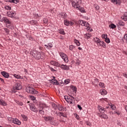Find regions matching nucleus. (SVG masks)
Segmentation results:
<instances>
[{"instance_id": "f257e3e1", "label": "nucleus", "mask_w": 127, "mask_h": 127, "mask_svg": "<svg viewBox=\"0 0 127 127\" xmlns=\"http://www.w3.org/2000/svg\"><path fill=\"white\" fill-rule=\"evenodd\" d=\"M78 23L80 24V25H81L82 26H85V27H87V29L88 30H90V31H93V29H91V27H90L89 23L88 22H86L85 21H83L82 20H79L78 21Z\"/></svg>"}, {"instance_id": "f03ea898", "label": "nucleus", "mask_w": 127, "mask_h": 127, "mask_svg": "<svg viewBox=\"0 0 127 127\" xmlns=\"http://www.w3.org/2000/svg\"><path fill=\"white\" fill-rule=\"evenodd\" d=\"M64 99L68 104H73L75 102V98L72 95H70V97L64 96Z\"/></svg>"}, {"instance_id": "7ed1b4c3", "label": "nucleus", "mask_w": 127, "mask_h": 127, "mask_svg": "<svg viewBox=\"0 0 127 127\" xmlns=\"http://www.w3.org/2000/svg\"><path fill=\"white\" fill-rule=\"evenodd\" d=\"M26 92L27 93H29V94H36L38 93V91L35 90V89H34V88H33L30 86H27L26 87Z\"/></svg>"}, {"instance_id": "20e7f679", "label": "nucleus", "mask_w": 127, "mask_h": 127, "mask_svg": "<svg viewBox=\"0 0 127 127\" xmlns=\"http://www.w3.org/2000/svg\"><path fill=\"white\" fill-rule=\"evenodd\" d=\"M44 120L46 122H49L51 125H55L54 117L52 116H47L44 118Z\"/></svg>"}, {"instance_id": "39448f33", "label": "nucleus", "mask_w": 127, "mask_h": 127, "mask_svg": "<svg viewBox=\"0 0 127 127\" xmlns=\"http://www.w3.org/2000/svg\"><path fill=\"white\" fill-rule=\"evenodd\" d=\"M71 4L73 7H78V5L81 4L82 3L81 0H71Z\"/></svg>"}, {"instance_id": "423d86ee", "label": "nucleus", "mask_w": 127, "mask_h": 127, "mask_svg": "<svg viewBox=\"0 0 127 127\" xmlns=\"http://www.w3.org/2000/svg\"><path fill=\"white\" fill-rule=\"evenodd\" d=\"M22 88V86L19 83H17L15 85V87H13L12 89V92L13 93H15L16 92V90H21Z\"/></svg>"}, {"instance_id": "0eeeda50", "label": "nucleus", "mask_w": 127, "mask_h": 127, "mask_svg": "<svg viewBox=\"0 0 127 127\" xmlns=\"http://www.w3.org/2000/svg\"><path fill=\"white\" fill-rule=\"evenodd\" d=\"M59 55L62 58V59L64 60V61L65 63H68L69 62V60L68 59V56L66 55V54L64 53H60Z\"/></svg>"}, {"instance_id": "6e6552de", "label": "nucleus", "mask_w": 127, "mask_h": 127, "mask_svg": "<svg viewBox=\"0 0 127 127\" xmlns=\"http://www.w3.org/2000/svg\"><path fill=\"white\" fill-rule=\"evenodd\" d=\"M0 21L1 22H3L4 23H7V24H10L11 23V22L6 17H3L2 19H0Z\"/></svg>"}, {"instance_id": "1a4fd4ad", "label": "nucleus", "mask_w": 127, "mask_h": 127, "mask_svg": "<svg viewBox=\"0 0 127 127\" xmlns=\"http://www.w3.org/2000/svg\"><path fill=\"white\" fill-rule=\"evenodd\" d=\"M64 25L66 26H72V25H74V22L71 21L65 20L64 21Z\"/></svg>"}, {"instance_id": "9d476101", "label": "nucleus", "mask_w": 127, "mask_h": 127, "mask_svg": "<svg viewBox=\"0 0 127 127\" xmlns=\"http://www.w3.org/2000/svg\"><path fill=\"white\" fill-rule=\"evenodd\" d=\"M15 14H16L15 12L13 11L7 12V15L9 17H14Z\"/></svg>"}, {"instance_id": "9b49d317", "label": "nucleus", "mask_w": 127, "mask_h": 127, "mask_svg": "<svg viewBox=\"0 0 127 127\" xmlns=\"http://www.w3.org/2000/svg\"><path fill=\"white\" fill-rule=\"evenodd\" d=\"M59 67H60V68H61V69H62L63 70H65L66 71H67V70H69V69L68 66L64 64H60V66H59Z\"/></svg>"}, {"instance_id": "f8f14e48", "label": "nucleus", "mask_w": 127, "mask_h": 127, "mask_svg": "<svg viewBox=\"0 0 127 127\" xmlns=\"http://www.w3.org/2000/svg\"><path fill=\"white\" fill-rule=\"evenodd\" d=\"M12 123L13 124H14L15 125H18V126H20V125H21V122H20L19 120L16 118H14Z\"/></svg>"}, {"instance_id": "ddd939ff", "label": "nucleus", "mask_w": 127, "mask_h": 127, "mask_svg": "<svg viewBox=\"0 0 127 127\" xmlns=\"http://www.w3.org/2000/svg\"><path fill=\"white\" fill-rule=\"evenodd\" d=\"M98 116L100 119H104V120L108 119V115L105 114H99Z\"/></svg>"}, {"instance_id": "4468645a", "label": "nucleus", "mask_w": 127, "mask_h": 127, "mask_svg": "<svg viewBox=\"0 0 127 127\" xmlns=\"http://www.w3.org/2000/svg\"><path fill=\"white\" fill-rule=\"evenodd\" d=\"M111 2H112V3H114V4H121V3L122 1L121 0H111Z\"/></svg>"}, {"instance_id": "2eb2a0df", "label": "nucleus", "mask_w": 127, "mask_h": 127, "mask_svg": "<svg viewBox=\"0 0 127 127\" xmlns=\"http://www.w3.org/2000/svg\"><path fill=\"white\" fill-rule=\"evenodd\" d=\"M100 93L102 96H105V95H107L108 94V92L107 91V90H105L104 89H100Z\"/></svg>"}, {"instance_id": "dca6fc26", "label": "nucleus", "mask_w": 127, "mask_h": 127, "mask_svg": "<svg viewBox=\"0 0 127 127\" xmlns=\"http://www.w3.org/2000/svg\"><path fill=\"white\" fill-rule=\"evenodd\" d=\"M51 64L53 65V66H56V67H59V66H60V64L59 63L54 61H51Z\"/></svg>"}, {"instance_id": "f3484780", "label": "nucleus", "mask_w": 127, "mask_h": 127, "mask_svg": "<svg viewBox=\"0 0 127 127\" xmlns=\"http://www.w3.org/2000/svg\"><path fill=\"white\" fill-rule=\"evenodd\" d=\"M74 8H76V9H78V10L80 11L81 12H85V9L84 8H82L80 4L78 5V6H77V7H74Z\"/></svg>"}, {"instance_id": "a211bd4d", "label": "nucleus", "mask_w": 127, "mask_h": 127, "mask_svg": "<svg viewBox=\"0 0 127 127\" xmlns=\"http://www.w3.org/2000/svg\"><path fill=\"white\" fill-rule=\"evenodd\" d=\"M1 74L3 77H4V78H8V77H9L8 73L6 72L5 71L1 72Z\"/></svg>"}, {"instance_id": "6ab92c4d", "label": "nucleus", "mask_w": 127, "mask_h": 127, "mask_svg": "<svg viewBox=\"0 0 127 127\" xmlns=\"http://www.w3.org/2000/svg\"><path fill=\"white\" fill-rule=\"evenodd\" d=\"M59 16L62 18H66V16H67V14L65 12H62L59 14Z\"/></svg>"}, {"instance_id": "aec40b11", "label": "nucleus", "mask_w": 127, "mask_h": 127, "mask_svg": "<svg viewBox=\"0 0 127 127\" xmlns=\"http://www.w3.org/2000/svg\"><path fill=\"white\" fill-rule=\"evenodd\" d=\"M117 26H125V22L122 21H118L117 23Z\"/></svg>"}, {"instance_id": "412c9836", "label": "nucleus", "mask_w": 127, "mask_h": 127, "mask_svg": "<svg viewBox=\"0 0 127 127\" xmlns=\"http://www.w3.org/2000/svg\"><path fill=\"white\" fill-rule=\"evenodd\" d=\"M5 1L8 2H12L13 3H17L19 2L18 0H4Z\"/></svg>"}, {"instance_id": "4be33fe9", "label": "nucleus", "mask_w": 127, "mask_h": 127, "mask_svg": "<svg viewBox=\"0 0 127 127\" xmlns=\"http://www.w3.org/2000/svg\"><path fill=\"white\" fill-rule=\"evenodd\" d=\"M98 110L99 111L100 113H104L105 111H106L104 107L100 106H98Z\"/></svg>"}, {"instance_id": "5701e85b", "label": "nucleus", "mask_w": 127, "mask_h": 127, "mask_svg": "<svg viewBox=\"0 0 127 127\" xmlns=\"http://www.w3.org/2000/svg\"><path fill=\"white\" fill-rule=\"evenodd\" d=\"M30 109L33 112H34L35 113H37L38 112L37 108H36V107H35L34 106H31Z\"/></svg>"}, {"instance_id": "b1692460", "label": "nucleus", "mask_w": 127, "mask_h": 127, "mask_svg": "<svg viewBox=\"0 0 127 127\" xmlns=\"http://www.w3.org/2000/svg\"><path fill=\"white\" fill-rule=\"evenodd\" d=\"M57 109L59 110V111H60L61 112H64V107L60 105H58Z\"/></svg>"}, {"instance_id": "393cba45", "label": "nucleus", "mask_w": 127, "mask_h": 127, "mask_svg": "<svg viewBox=\"0 0 127 127\" xmlns=\"http://www.w3.org/2000/svg\"><path fill=\"white\" fill-rule=\"evenodd\" d=\"M91 37H92L91 33H86L85 35V38H86V39H90Z\"/></svg>"}, {"instance_id": "a878e982", "label": "nucleus", "mask_w": 127, "mask_h": 127, "mask_svg": "<svg viewBox=\"0 0 127 127\" xmlns=\"http://www.w3.org/2000/svg\"><path fill=\"white\" fill-rule=\"evenodd\" d=\"M41 58V54L39 52H37L36 55L35 59H37L38 60Z\"/></svg>"}, {"instance_id": "bb28decb", "label": "nucleus", "mask_w": 127, "mask_h": 127, "mask_svg": "<svg viewBox=\"0 0 127 127\" xmlns=\"http://www.w3.org/2000/svg\"><path fill=\"white\" fill-rule=\"evenodd\" d=\"M122 18L125 21H127V12H125L124 13V15L122 17Z\"/></svg>"}, {"instance_id": "cd10ccee", "label": "nucleus", "mask_w": 127, "mask_h": 127, "mask_svg": "<svg viewBox=\"0 0 127 127\" xmlns=\"http://www.w3.org/2000/svg\"><path fill=\"white\" fill-rule=\"evenodd\" d=\"M52 108L54 109V110H57L58 109V105H57L56 104H55V103H53L52 104Z\"/></svg>"}, {"instance_id": "c85d7f7f", "label": "nucleus", "mask_w": 127, "mask_h": 127, "mask_svg": "<svg viewBox=\"0 0 127 127\" xmlns=\"http://www.w3.org/2000/svg\"><path fill=\"white\" fill-rule=\"evenodd\" d=\"M45 46L46 48H48L49 49V48H52V47H53V45L51 43H49L48 45H45Z\"/></svg>"}, {"instance_id": "c756f323", "label": "nucleus", "mask_w": 127, "mask_h": 127, "mask_svg": "<svg viewBox=\"0 0 127 127\" xmlns=\"http://www.w3.org/2000/svg\"><path fill=\"white\" fill-rule=\"evenodd\" d=\"M71 89L73 92H75V93H77V88H76L75 86H71Z\"/></svg>"}, {"instance_id": "7c9ffc66", "label": "nucleus", "mask_w": 127, "mask_h": 127, "mask_svg": "<svg viewBox=\"0 0 127 127\" xmlns=\"http://www.w3.org/2000/svg\"><path fill=\"white\" fill-rule=\"evenodd\" d=\"M0 105L2 106H6V103L4 101L0 99Z\"/></svg>"}, {"instance_id": "2f4dec72", "label": "nucleus", "mask_w": 127, "mask_h": 127, "mask_svg": "<svg viewBox=\"0 0 127 127\" xmlns=\"http://www.w3.org/2000/svg\"><path fill=\"white\" fill-rule=\"evenodd\" d=\"M59 32L63 35H64L65 34V32L64 31V30L63 29H60V30H59Z\"/></svg>"}, {"instance_id": "473e14b6", "label": "nucleus", "mask_w": 127, "mask_h": 127, "mask_svg": "<svg viewBox=\"0 0 127 127\" xmlns=\"http://www.w3.org/2000/svg\"><path fill=\"white\" fill-rule=\"evenodd\" d=\"M74 43H75V44L77 45V46H80V42H79L78 41V40H76V39H75L74 40Z\"/></svg>"}, {"instance_id": "72a5a7b5", "label": "nucleus", "mask_w": 127, "mask_h": 127, "mask_svg": "<svg viewBox=\"0 0 127 127\" xmlns=\"http://www.w3.org/2000/svg\"><path fill=\"white\" fill-rule=\"evenodd\" d=\"M99 86L100 88H105V84L103 82H99Z\"/></svg>"}, {"instance_id": "f704fd0d", "label": "nucleus", "mask_w": 127, "mask_h": 127, "mask_svg": "<svg viewBox=\"0 0 127 127\" xmlns=\"http://www.w3.org/2000/svg\"><path fill=\"white\" fill-rule=\"evenodd\" d=\"M109 27H110V28H112V29H115V28H117V26L112 23L109 25Z\"/></svg>"}, {"instance_id": "c9c22d12", "label": "nucleus", "mask_w": 127, "mask_h": 127, "mask_svg": "<svg viewBox=\"0 0 127 127\" xmlns=\"http://www.w3.org/2000/svg\"><path fill=\"white\" fill-rule=\"evenodd\" d=\"M94 41L96 44H98L99 42H101V40L98 38H96L94 39Z\"/></svg>"}, {"instance_id": "e433bc0d", "label": "nucleus", "mask_w": 127, "mask_h": 127, "mask_svg": "<svg viewBox=\"0 0 127 127\" xmlns=\"http://www.w3.org/2000/svg\"><path fill=\"white\" fill-rule=\"evenodd\" d=\"M4 8L6 10H10V9H11V7L9 6V5H6L4 7Z\"/></svg>"}, {"instance_id": "4c0bfd02", "label": "nucleus", "mask_w": 127, "mask_h": 127, "mask_svg": "<svg viewBox=\"0 0 127 127\" xmlns=\"http://www.w3.org/2000/svg\"><path fill=\"white\" fill-rule=\"evenodd\" d=\"M110 107L111 109L113 110V111H115V110H116V106H115L114 104H111Z\"/></svg>"}, {"instance_id": "58836bf2", "label": "nucleus", "mask_w": 127, "mask_h": 127, "mask_svg": "<svg viewBox=\"0 0 127 127\" xmlns=\"http://www.w3.org/2000/svg\"><path fill=\"white\" fill-rule=\"evenodd\" d=\"M15 103H16L17 105H19V106H23V103L18 100H16Z\"/></svg>"}, {"instance_id": "ea45409f", "label": "nucleus", "mask_w": 127, "mask_h": 127, "mask_svg": "<svg viewBox=\"0 0 127 127\" xmlns=\"http://www.w3.org/2000/svg\"><path fill=\"white\" fill-rule=\"evenodd\" d=\"M58 83V81L56 79H53L52 80V83L53 85H56Z\"/></svg>"}, {"instance_id": "a19ab883", "label": "nucleus", "mask_w": 127, "mask_h": 127, "mask_svg": "<svg viewBox=\"0 0 127 127\" xmlns=\"http://www.w3.org/2000/svg\"><path fill=\"white\" fill-rule=\"evenodd\" d=\"M75 46H74V45H70V46H69V49L71 51H73V50H74V49H75Z\"/></svg>"}, {"instance_id": "79ce46f5", "label": "nucleus", "mask_w": 127, "mask_h": 127, "mask_svg": "<svg viewBox=\"0 0 127 127\" xmlns=\"http://www.w3.org/2000/svg\"><path fill=\"white\" fill-rule=\"evenodd\" d=\"M101 43L102 44L101 46L102 47H103V48H106V47H107V44H106V43H105V42L102 41Z\"/></svg>"}, {"instance_id": "37998d69", "label": "nucleus", "mask_w": 127, "mask_h": 127, "mask_svg": "<svg viewBox=\"0 0 127 127\" xmlns=\"http://www.w3.org/2000/svg\"><path fill=\"white\" fill-rule=\"evenodd\" d=\"M60 117H63L64 118L67 117L66 115H64V113H63V112H60Z\"/></svg>"}, {"instance_id": "c03bdc74", "label": "nucleus", "mask_w": 127, "mask_h": 127, "mask_svg": "<svg viewBox=\"0 0 127 127\" xmlns=\"http://www.w3.org/2000/svg\"><path fill=\"white\" fill-rule=\"evenodd\" d=\"M101 37L103 39H106V38H108V35L103 34L102 35Z\"/></svg>"}, {"instance_id": "a18cd8bd", "label": "nucleus", "mask_w": 127, "mask_h": 127, "mask_svg": "<svg viewBox=\"0 0 127 127\" xmlns=\"http://www.w3.org/2000/svg\"><path fill=\"white\" fill-rule=\"evenodd\" d=\"M13 76L14 77H15V78H16L17 79H20V78H21V76H20V75L18 74H14Z\"/></svg>"}, {"instance_id": "49530a36", "label": "nucleus", "mask_w": 127, "mask_h": 127, "mask_svg": "<svg viewBox=\"0 0 127 127\" xmlns=\"http://www.w3.org/2000/svg\"><path fill=\"white\" fill-rule=\"evenodd\" d=\"M65 85H67L70 83V80L69 79H65L64 82Z\"/></svg>"}, {"instance_id": "de8ad7c7", "label": "nucleus", "mask_w": 127, "mask_h": 127, "mask_svg": "<svg viewBox=\"0 0 127 127\" xmlns=\"http://www.w3.org/2000/svg\"><path fill=\"white\" fill-rule=\"evenodd\" d=\"M105 41L106 43H110V42H111V41L110 40V38L108 37L105 39Z\"/></svg>"}, {"instance_id": "09e8293b", "label": "nucleus", "mask_w": 127, "mask_h": 127, "mask_svg": "<svg viewBox=\"0 0 127 127\" xmlns=\"http://www.w3.org/2000/svg\"><path fill=\"white\" fill-rule=\"evenodd\" d=\"M21 117L23 119L24 121H27V117H26V116L24 115H22Z\"/></svg>"}, {"instance_id": "8fccbe9b", "label": "nucleus", "mask_w": 127, "mask_h": 127, "mask_svg": "<svg viewBox=\"0 0 127 127\" xmlns=\"http://www.w3.org/2000/svg\"><path fill=\"white\" fill-rule=\"evenodd\" d=\"M37 53V52H36L35 51L32 52V56H33V57L34 58H35L36 57Z\"/></svg>"}, {"instance_id": "3c124183", "label": "nucleus", "mask_w": 127, "mask_h": 127, "mask_svg": "<svg viewBox=\"0 0 127 127\" xmlns=\"http://www.w3.org/2000/svg\"><path fill=\"white\" fill-rule=\"evenodd\" d=\"M14 119V118H12L11 117L8 118V120L9 121V122H10L11 123H13Z\"/></svg>"}, {"instance_id": "603ef678", "label": "nucleus", "mask_w": 127, "mask_h": 127, "mask_svg": "<svg viewBox=\"0 0 127 127\" xmlns=\"http://www.w3.org/2000/svg\"><path fill=\"white\" fill-rule=\"evenodd\" d=\"M100 101L102 102H108V98H101L100 99Z\"/></svg>"}, {"instance_id": "864d4df0", "label": "nucleus", "mask_w": 127, "mask_h": 127, "mask_svg": "<svg viewBox=\"0 0 127 127\" xmlns=\"http://www.w3.org/2000/svg\"><path fill=\"white\" fill-rule=\"evenodd\" d=\"M39 113L42 115H43L44 114V111H43V108H41V109H40Z\"/></svg>"}, {"instance_id": "5fc2aeb1", "label": "nucleus", "mask_w": 127, "mask_h": 127, "mask_svg": "<svg viewBox=\"0 0 127 127\" xmlns=\"http://www.w3.org/2000/svg\"><path fill=\"white\" fill-rule=\"evenodd\" d=\"M6 27H7L8 28L11 29L12 28V26H11V23L10 24H7Z\"/></svg>"}, {"instance_id": "6e6d98bb", "label": "nucleus", "mask_w": 127, "mask_h": 127, "mask_svg": "<svg viewBox=\"0 0 127 127\" xmlns=\"http://www.w3.org/2000/svg\"><path fill=\"white\" fill-rule=\"evenodd\" d=\"M43 21H44V23H45L46 24V23H47V22H48V20L46 18H44Z\"/></svg>"}, {"instance_id": "4d7b16f0", "label": "nucleus", "mask_w": 127, "mask_h": 127, "mask_svg": "<svg viewBox=\"0 0 127 127\" xmlns=\"http://www.w3.org/2000/svg\"><path fill=\"white\" fill-rule=\"evenodd\" d=\"M35 99H36L35 97L32 96H30V99L32 100V101H34Z\"/></svg>"}, {"instance_id": "13d9d810", "label": "nucleus", "mask_w": 127, "mask_h": 127, "mask_svg": "<svg viewBox=\"0 0 127 127\" xmlns=\"http://www.w3.org/2000/svg\"><path fill=\"white\" fill-rule=\"evenodd\" d=\"M97 45V46H98V47H100L102 46V41H100V42H99Z\"/></svg>"}, {"instance_id": "bf43d9fd", "label": "nucleus", "mask_w": 127, "mask_h": 127, "mask_svg": "<svg viewBox=\"0 0 127 127\" xmlns=\"http://www.w3.org/2000/svg\"><path fill=\"white\" fill-rule=\"evenodd\" d=\"M95 8H96V10H99V9H100V7L98 5H96Z\"/></svg>"}, {"instance_id": "052dcab7", "label": "nucleus", "mask_w": 127, "mask_h": 127, "mask_svg": "<svg viewBox=\"0 0 127 127\" xmlns=\"http://www.w3.org/2000/svg\"><path fill=\"white\" fill-rule=\"evenodd\" d=\"M31 24H35L36 23V22L35 20H32L30 21Z\"/></svg>"}, {"instance_id": "680f3d73", "label": "nucleus", "mask_w": 127, "mask_h": 127, "mask_svg": "<svg viewBox=\"0 0 127 127\" xmlns=\"http://www.w3.org/2000/svg\"><path fill=\"white\" fill-rule=\"evenodd\" d=\"M4 30H5L6 33H9V30L7 29V28H4Z\"/></svg>"}, {"instance_id": "e2e57ef3", "label": "nucleus", "mask_w": 127, "mask_h": 127, "mask_svg": "<svg viewBox=\"0 0 127 127\" xmlns=\"http://www.w3.org/2000/svg\"><path fill=\"white\" fill-rule=\"evenodd\" d=\"M115 114H117L118 116H120L121 115V112H117V111H115Z\"/></svg>"}, {"instance_id": "0e129e2a", "label": "nucleus", "mask_w": 127, "mask_h": 127, "mask_svg": "<svg viewBox=\"0 0 127 127\" xmlns=\"http://www.w3.org/2000/svg\"><path fill=\"white\" fill-rule=\"evenodd\" d=\"M80 61H77L76 62V65H80Z\"/></svg>"}, {"instance_id": "69168bd1", "label": "nucleus", "mask_w": 127, "mask_h": 127, "mask_svg": "<svg viewBox=\"0 0 127 127\" xmlns=\"http://www.w3.org/2000/svg\"><path fill=\"white\" fill-rule=\"evenodd\" d=\"M77 108H79V110H82V107H81V106L77 105Z\"/></svg>"}, {"instance_id": "338daca9", "label": "nucleus", "mask_w": 127, "mask_h": 127, "mask_svg": "<svg viewBox=\"0 0 127 127\" xmlns=\"http://www.w3.org/2000/svg\"><path fill=\"white\" fill-rule=\"evenodd\" d=\"M123 76H124V77H126V78H127V73H123Z\"/></svg>"}, {"instance_id": "774afa93", "label": "nucleus", "mask_w": 127, "mask_h": 127, "mask_svg": "<svg viewBox=\"0 0 127 127\" xmlns=\"http://www.w3.org/2000/svg\"><path fill=\"white\" fill-rule=\"evenodd\" d=\"M75 118H76V119H77V120H79V115H78L77 114H76V115H75Z\"/></svg>"}]
</instances>
